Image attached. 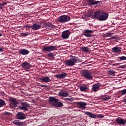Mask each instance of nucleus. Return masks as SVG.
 <instances>
[{
  "label": "nucleus",
  "mask_w": 126,
  "mask_h": 126,
  "mask_svg": "<svg viewBox=\"0 0 126 126\" xmlns=\"http://www.w3.org/2000/svg\"><path fill=\"white\" fill-rule=\"evenodd\" d=\"M93 16L94 18H96L99 21H105L109 17V13H106L102 11H95Z\"/></svg>",
  "instance_id": "f257e3e1"
},
{
  "label": "nucleus",
  "mask_w": 126,
  "mask_h": 126,
  "mask_svg": "<svg viewBox=\"0 0 126 126\" xmlns=\"http://www.w3.org/2000/svg\"><path fill=\"white\" fill-rule=\"evenodd\" d=\"M81 62H82V60H79L78 59V58L76 57H72L70 59L66 61L65 64L68 66H72L74 65L75 63H81Z\"/></svg>",
  "instance_id": "f03ea898"
},
{
  "label": "nucleus",
  "mask_w": 126,
  "mask_h": 126,
  "mask_svg": "<svg viewBox=\"0 0 126 126\" xmlns=\"http://www.w3.org/2000/svg\"><path fill=\"white\" fill-rule=\"evenodd\" d=\"M82 76L85 78V79H87V80H93V75L90 71L88 70H84L82 72Z\"/></svg>",
  "instance_id": "7ed1b4c3"
},
{
  "label": "nucleus",
  "mask_w": 126,
  "mask_h": 126,
  "mask_svg": "<svg viewBox=\"0 0 126 126\" xmlns=\"http://www.w3.org/2000/svg\"><path fill=\"white\" fill-rule=\"evenodd\" d=\"M8 100L10 102L9 106L10 108H15V107H17V105H18V101L16 100V98L9 97Z\"/></svg>",
  "instance_id": "20e7f679"
},
{
  "label": "nucleus",
  "mask_w": 126,
  "mask_h": 126,
  "mask_svg": "<svg viewBox=\"0 0 126 126\" xmlns=\"http://www.w3.org/2000/svg\"><path fill=\"white\" fill-rule=\"evenodd\" d=\"M70 20V17L67 15H62L59 17L58 21L61 23H65Z\"/></svg>",
  "instance_id": "39448f33"
},
{
  "label": "nucleus",
  "mask_w": 126,
  "mask_h": 126,
  "mask_svg": "<svg viewBox=\"0 0 126 126\" xmlns=\"http://www.w3.org/2000/svg\"><path fill=\"white\" fill-rule=\"evenodd\" d=\"M21 105L22 106H20L19 108L22 110L28 111V108H30V104L26 102H21Z\"/></svg>",
  "instance_id": "423d86ee"
},
{
  "label": "nucleus",
  "mask_w": 126,
  "mask_h": 126,
  "mask_svg": "<svg viewBox=\"0 0 126 126\" xmlns=\"http://www.w3.org/2000/svg\"><path fill=\"white\" fill-rule=\"evenodd\" d=\"M21 66L24 69H25L26 71H28L29 69H30L31 67H32V65L31 64L27 63L24 62L21 64Z\"/></svg>",
  "instance_id": "0eeeda50"
},
{
  "label": "nucleus",
  "mask_w": 126,
  "mask_h": 126,
  "mask_svg": "<svg viewBox=\"0 0 126 126\" xmlns=\"http://www.w3.org/2000/svg\"><path fill=\"white\" fill-rule=\"evenodd\" d=\"M43 26L44 28H46V29H50V30H53V29H55L56 28V26L50 23H44Z\"/></svg>",
  "instance_id": "6e6552de"
},
{
  "label": "nucleus",
  "mask_w": 126,
  "mask_h": 126,
  "mask_svg": "<svg viewBox=\"0 0 126 126\" xmlns=\"http://www.w3.org/2000/svg\"><path fill=\"white\" fill-rule=\"evenodd\" d=\"M16 118L17 120H25L26 119V115L22 112H18L16 114Z\"/></svg>",
  "instance_id": "1a4fd4ad"
},
{
  "label": "nucleus",
  "mask_w": 126,
  "mask_h": 126,
  "mask_svg": "<svg viewBox=\"0 0 126 126\" xmlns=\"http://www.w3.org/2000/svg\"><path fill=\"white\" fill-rule=\"evenodd\" d=\"M70 35V32L68 30L64 31L62 33V38L63 39H68Z\"/></svg>",
  "instance_id": "9d476101"
},
{
  "label": "nucleus",
  "mask_w": 126,
  "mask_h": 126,
  "mask_svg": "<svg viewBox=\"0 0 126 126\" xmlns=\"http://www.w3.org/2000/svg\"><path fill=\"white\" fill-rule=\"evenodd\" d=\"M43 50L45 52H52V51H55L57 50V46H51L44 47L43 48Z\"/></svg>",
  "instance_id": "9b49d317"
},
{
  "label": "nucleus",
  "mask_w": 126,
  "mask_h": 126,
  "mask_svg": "<svg viewBox=\"0 0 126 126\" xmlns=\"http://www.w3.org/2000/svg\"><path fill=\"white\" fill-rule=\"evenodd\" d=\"M116 123L118 125H122V126H126V120L124 119L118 118L116 119Z\"/></svg>",
  "instance_id": "f8f14e48"
},
{
  "label": "nucleus",
  "mask_w": 126,
  "mask_h": 126,
  "mask_svg": "<svg viewBox=\"0 0 126 126\" xmlns=\"http://www.w3.org/2000/svg\"><path fill=\"white\" fill-rule=\"evenodd\" d=\"M101 87V84L100 83H96L94 84L92 86V90L94 92H97V91H99L100 90V88Z\"/></svg>",
  "instance_id": "ddd939ff"
},
{
  "label": "nucleus",
  "mask_w": 126,
  "mask_h": 126,
  "mask_svg": "<svg viewBox=\"0 0 126 126\" xmlns=\"http://www.w3.org/2000/svg\"><path fill=\"white\" fill-rule=\"evenodd\" d=\"M89 5H95V4H98V3H102L101 1H96L95 0H87Z\"/></svg>",
  "instance_id": "4468645a"
},
{
  "label": "nucleus",
  "mask_w": 126,
  "mask_h": 126,
  "mask_svg": "<svg viewBox=\"0 0 126 126\" xmlns=\"http://www.w3.org/2000/svg\"><path fill=\"white\" fill-rule=\"evenodd\" d=\"M59 99L55 98V97H49V102L51 105H53L55 107L57 102H58Z\"/></svg>",
  "instance_id": "2eb2a0df"
},
{
  "label": "nucleus",
  "mask_w": 126,
  "mask_h": 126,
  "mask_svg": "<svg viewBox=\"0 0 126 126\" xmlns=\"http://www.w3.org/2000/svg\"><path fill=\"white\" fill-rule=\"evenodd\" d=\"M93 33V31L92 30H84V35L85 36V37H87V38H89L92 36L91 35V33Z\"/></svg>",
  "instance_id": "dca6fc26"
},
{
  "label": "nucleus",
  "mask_w": 126,
  "mask_h": 126,
  "mask_svg": "<svg viewBox=\"0 0 126 126\" xmlns=\"http://www.w3.org/2000/svg\"><path fill=\"white\" fill-rule=\"evenodd\" d=\"M111 51L112 53H115V54H121L122 53V47L115 46L112 48Z\"/></svg>",
  "instance_id": "f3484780"
},
{
  "label": "nucleus",
  "mask_w": 126,
  "mask_h": 126,
  "mask_svg": "<svg viewBox=\"0 0 126 126\" xmlns=\"http://www.w3.org/2000/svg\"><path fill=\"white\" fill-rule=\"evenodd\" d=\"M67 76V74L65 72H62L61 74H57L56 75V78L58 79H63L65 77Z\"/></svg>",
  "instance_id": "a211bd4d"
},
{
  "label": "nucleus",
  "mask_w": 126,
  "mask_h": 126,
  "mask_svg": "<svg viewBox=\"0 0 126 126\" xmlns=\"http://www.w3.org/2000/svg\"><path fill=\"white\" fill-rule=\"evenodd\" d=\"M84 114L87 116H88V117L91 118V119H96V118H97V116L95 114H94L89 111L85 112Z\"/></svg>",
  "instance_id": "6ab92c4d"
},
{
  "label": "nucleus",
  "mask_w": 126,
  "mask_h": 126,
  "mask_svg": "<svg viewBox=\"0 0 126 126\" xmlns=\"http://www.w3.org/2000/svg\"><path fill=\"white\" fill-rule=\"evenodd\" d=\"M12 123L14 124V125L19 126H25L26 125L25 122H21L19 121V120H14L12 122Z\"/></svg>",
  "instance_id": "aec40b11"
},
{
  "label": "nucleus",
  "mask_w": 126,
  "mask_h": 126,
  "mask_svg": "<svg viewBox=\"0 0 126 126\" xmlns=\"http://www.w3.org/2000/svg\"><path fill=\"white\" fill-rule=\"evenodd\" d=\"M19 53L21 54V55H22V56H26L28 55L30 52L29 50L26 49H22L19 50Z\"/></svg>",
  "instance_id": "412c9836"
},
{
  "label": "nucleus",
  "mask_w": 126,
  "mask_h": 126,
  "mask_svg": "<svg viewBox=\"0 0 126 126\" xmlns=\"http://www.w3.org/2000/svg\"><path fill=\"white\" fill-rule=\"evenodd\" d=\"M112 98V96L110 95H107L106 94L102 95L100 96V99L102 100V101H109Z\"/></svg>",
  "instance_id": "4be33fe9"
},
{
  "label": "nucleus",
  "mask_w": 126,
  "mask_h": 126,
  "mask_svg": "<svg viewBox=\"0 0 126 126\" xmlns=\"http://www.w3.org/2000/svg\"><path fill=\"white\" fill-rule=\"evenodd\" d=\"M42 27V25H38L37 24H33L32 26V30H39V29H41V28Z\"/></svg>",
  "instance_id": "5701e85b"
},
{
  "label": "nucleus",
  "mask_w": 126,
  "mask_h": 126,
  "mask_svg": "<svg viewBox=\"0 0 126 126\" xmlns=\"http://www.w3.org/2000/svg\"><path fill=\"white\" fill-rule=\"evenodd\" d=\"M86 105H87V103L85 102H78V105L79 106V109H82L83 110H84L86 108Z\"/></svg>",
  "instance_id": "b1692460"
},
{
  "label": "nucleus",
  "mask_w": 126,
  "mask_h": 126,
  "mask_svg": "<svg viewBox=\"0 0 126 126\" xmlns=\"http://www.w3.org/2000/svg\"><path fill=\"white\" fill-rule=\"evenodd\" d=\"M80 91H82V92H85V91H86V92H88V91H89V88L87 86H83L80 87Z\"/></svg>",
  "instance_id": "393cba45"
},
{
  "label": "nucleus",
  "mask_w": 126,
  "mask_h": 126,
  "mask_svg": "<svg viewBox=\"0 0 126 126\" xmlns=\"http://www.w3.org/2000/svg\"><path fill=\"white\" fill-rule=\"evenodd\" d=\"M39 80H40V81H42V82H45V83H48V82H50V77H49L48 76H46V77H43L42 78H39Z\"/></svg>",
  "instance_id": "a878e982"
},
{
  "label": "nucleus",
  "mask_w": 126,
  "mask_h": 126,
  "mask_svg": "<svg viewBox=\"0 0 126 126\" xmlns=\"http://www.w3.org/2000/svg\"><path fill=\"white\" fill-rule=\"evenodd\" d=\"M80 50L82 51V52H85V53H87L88 52H91V50L90 48H89L88 47H80Z\"/></svg>",
  "instance_id": "bb28decb"
},
{
  "label": "nucleus",
  "mask_w": 126,
  "mask_h": 126,
  "mask_svg": "<svg viewBox=\"0 0 126 126\" xmlns=\"http://www.w3.org/2000/svg\"><path fill=\"white\" fill-rule=\"evenodd\" d=\"M59 95L61 97H67L69 94L68 92H67V91H63L60 93Z\"/></svg>",
  "instance_id": "cd10ccee"
},
{
  "label": "nucleus",
  "mask_w": 126,
  "mask_h": 126,
  "mask_svg": "<svg viewBox=\"0 0 126 126\" xmlns=\"http://www.w3.org/2000/svg\"><path fill=\"white\" fill-rule=\"evenodd\" d=\"M54 107H58V108H62V107H63V103L62 102H60L58 101L56 102V104L55 105V106Z\"/></svg>",
  "instance_id": "c85d7f7f"
},
{
  "label": "nucleus",
  "mask_w": 126,
  "mask_h": 126,
  "mask_svg": "<svg viewBox=\"0 0 126 126\" xmlns=\"http://www.w3.org/2000/svg\"><path fill=\"white\" fill-rule=\"evenodd\" d=\"M5 105H6L5 101L3 99H0V108L3 107V106H5Z\"/></svg>",
  "instance_id": "c756f323"
},
{
  "label": "nucleus",
  "mask_w": 126,
  "mask_h": 126,
  "mask_svg": "<svg viewBox=\"0 0 126 126\" xmlns=\"http://www.w3.org/2000/svg\"><path fill=\"white\" fill-rule=\"evenodd\" d=\"M116 73V71L112 70H109L108 71V75H115V74Z\"/></svg>",
  "instance_id": "7c9ffc66"
},
{
  "label": "nucleus",
  "mask_w": 126,
  "mask_h": 126,
  "mask_svg": "<svg viewBox=\"0 0 126 126\" xmlns=\"http://www.w3.org/2000/svg\"><path fill=\"white\" fill-rule=\"evenodd\" d=\"M117 59H119L120 61L121 62L123 61H126V57L125 56H122L120 57H118Z\"/></svg>",
  "instance_id": "2f4dec72"
},
{
  "label": "nucleus",
  "mask_w": 126,
  "mask_h": 126,
  "mask_svg": "<svg viewBox=\"0 0 126 126\" xmlns=\"http://www.w3.org/2000/svg\"><path fill=\"white\" fill-rule=\"evenodd\" d=\"M65 101H68L69 102H72V101H74V97L66 98Z\"/></svg>",
  "instance_id": "473e14b6"
},
{
  "label": "nucleus",
  "mask_w": 126,
  "mask_h": 126,
  "mask_svg": "<svg viewBox=\"0 0 126 126\" xmlns=\"http://www.w3.org/2000/svg\"><path fill=\"white\" fill-rule=\"evenodd\" d=\"M6 4H7V3H6V2L0 3V10H1V9H2V8H3V5H6Z\"/></svg>",
  "instance_id": "72a5a7b5"
},
{
  "label": "nucleus",
  "mask_w": 126,
  "mask_h": 126,
  "mask_svg": "<svg viewBox=\"0 0 126 126\" xmlns=\"http://www.w3.org/2000/svg\"><path fill=\"white\" fill-rule=\"evenodd\" d=\"M21 35H22V36H23L24 37H26V36H28L29 35H30V33L29 32H26V33H21Z\"/></svg>",
  "instance_id": "f704fd0d"
},
{
  "label": "nucleus",
  "mask_w": 126,
  "mask_h": 126,
  "mask_svg": "<svg viewBox=\"0 0 126 126\" xmlns=\"http://www.w3.org/2000/svg\"><path fill=\"white\" fill-rule=\"evenodd\" d=\"M96 118H99V119H103L104 118V115L103 114H97L96 115Z\"/></svg>",
  "instance_id": "c9c22d12"
},
{
  "label": "nucleus",
  "mask_w": 126,
  "mask_h": 126,
  "mask_svg": "<svg viewBox=\"0 0 126 126\" xmlns=\"http://www.w3.org/2000/svg\"><path fill=\"white\" fill-rule=\"evenodd\" d=\"M122 95H126V89H124L121 91Z\"/></svg>",
  "instance_id": "e433bc0d"
},
{
  "label": "nucleus",
  "mask_w": 126,
  "mask_h": 126,
  "mask_svg": "<svg viewBox=\"0 0 126 126\" xmlns=\"http://www.w3.org/2000/svg\"><path fill=\"white\" fill-rule=\"evenodd\" d=\"M54 56V55L53 53H50L47 55V57H48V58H53Z\"/></svg>",
  "instance_id": "4c0bfd02"
},
{
  "label": "nucleus",
  "mask_w": 126,
  "mask_h": 126,
  "mask_svg": "<svg viewBox=\"0 0 126 126\" xmlns=\"http://www.w3.org/2000/svg\"><path fill=\"white\" fill-rule=\"evenodd\" d=\"M91 17V15L90 14H88L86 15V17H87V19H89V17Z\"/></svg>",
  "instance_id": "58836bf2"
},
{
  "label": "nucleus",
  "mask_w": 126,
  "mask_h": 126,
  "mask_svg": "<svg viewBox=\"0 0 126 126\" xmlns=\"http://www.w3.org/2000/svg\"><path fill=\"white\" fill-rule=\"evenodd\" d=\"M111 35H113V33H109L107 34V36L108 37H111Z\"/></svg>",
  "instance_id": "ea45409f"
},
{
  "label": "nucleus",
  "mask_w": 126,
  "mask_h": 126,
  "mask_svg": "<svg viewBox=\"0 0 126 126\" xmlns=\"http://www.w3.org/2000/svg\"><path fill=\"white\" fill-rule=\"evenodd\" d=\"M39 86H40V87H47L46 85H40Z\"/></svg>",
  "instance_id": "a19ab883"
},
{
  "label": "nucleus",
  "mask_w": 126,
  "mask_h": 126,
  "mask_svg": "<svg viewBox=\"0 0 126 126\" xmlns=\"http://www.w3.org/2000/svg\"><path fill=\"white\" fill-rule=\"evenodd\" d=\"M26 27H27V28H29V29H30L31 28H32V27H31V26H26Z\"/></svg>",
  "instance_id": "79ce46f5"
},
{
  "label": "nucleus",
  "mask_w": 126,
  "mask_h": 126,
  "mask_svg": "<svg viewBox=\"0 0 126 126\" xmlns=\"http://www.w3.org/2000/svg\"><path fill=\"white\" fill-rule=\"evenodd\" d=\"M110 39H117V37L113 36V37H111Z\"/></svg>",
  "instance_id": "37998d69"
},
{
  "label": "nucleus",
  "mask_w": 126,
  "mask_h": 126,
  "mask_svg": "<svg viewBox=\"0 0 126 126\" xmlns=\"http://www.w3.org/2000/svg\"><path fill=\"white\" fill-rule=\"evenodd\" d=\"M2 51H3V49H2V48L0 47V52H2Z\"/></svg>",
  "instance_id": "c03bdc74"
},
{
  "label": "nucleus",
  "mask_w": 126,
  "mask_h": 126,
  "mask_svg": "<svg viewBox=\"0 0 126 126\" xmlns=\"http://www.w3.org/2000/svg\"><path fill=\"white\" fill-rule=\"evenodd\" d=\"M7 115H10V113L6 112Z\"/></svg>",
  "instance_id": "a18cd8bd"
},
{
  "label": "nucleus",
  "mask_w": 126,
  "mask_h": 126,
  "mask_svg": "<svg viewBox=\"0 0 126 126\" xmlns=\"http://www.w3.org/2000/svg\"><path fill=\"white\" fill-rule=\"evenodd\" d=\"M1 36H2V34H1V33L0 32V37H1Z\"/></svg>",
  "instance_id": "49530a36"
}]
</instances>
